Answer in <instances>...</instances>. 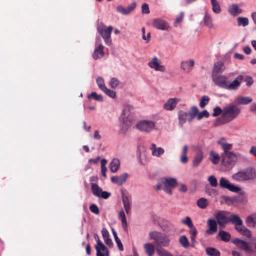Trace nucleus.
<instances>
[{"mask_svg": "<svg viewBox=\"0 0 256 256\" xmlns=\"http://www.w3.org/2000/svg\"><path fill=\"white\" fill-rule=\"evenodd\" d=\"M198 206L202 209H205L208 205V200L204 198H199L196 202Z\"/></svg>", "mask_w": 256, "mask_h": 256, "instance_id": "obj_37", "label": "nucleus"}, {"mask_svg": "<svg viewBox=\"0 0 256 256\" xmlns=\"http://www.w3.org/2000/svg\"><path fill=\"white\" fill-rule=\"evenodd\" d=\"M136 126L142 132H150L154 129L155 122L152 120H142L138 122Z\"/></svg>", "mask_w": 256, "mask_h": 256, "instance_id": "obj_7", "label": "nucleus"}, {"mask_svg": "<svg viewBox=\"0 0 256 256\" xmlns=\"http://www.w3.org/2000/svg\"><path fill=\"white\" fill-rule=\"evenodd\" d=\"M210 116L208 112L206 110H204L198 114L197 119L198 120H201L203 117L208 118Z\"/></svg>", "mask_w": 256, "mask_h": 256, "instance_id": "obj_58", "label": "nucleus"}, {"mask_svg": "<svg viewBox=\"0 0 256 256\" xmlns=\"http://www.w3.org/2000/svg\"><path fill=\"white\" fill-rule=\"evenodd\" d=\"M220 187L228 190L232 192H238L240 188L238 186L230 182L224 177H222L220 180Z\"/></svg>", "mask_w": 256, "mask_h": 256, "instance_id": "obj_12", "label": "nucleus"}, {"mask_svg": "<svg viewBox=\"0 0 256 256\" xmlns=\"http://www.w3.org/2000/svg\"><path fill=\"white\" fill-rule=\"evenodd\" d=\"M162 184L172 188H176L177 186V181L174 178H165L162 181Z\"/></svg>", "mask_w": 256, "mask_h": 256, "instance_id": "obj_29", "label": "nucleus"}, {"mask_svg": "<svg viewBox=\"0 0 256 256\" xmlns=\"http://www.w3.org/2000/svg\"><path fill=\"white\" fill-rule=\"evenodd\" d=\"M208 228L206 230V233L208 234H213L218 230L217 223L214 219H209L208 220Z\"/></svg>", "mask_w": 256, "mask_h": 256, "instance_id": "obj_20", "label": "nucleus"}, {"mask_svg": "<svg viewBox=\"0 0 256 256\" xmlns=\"http://www.w3.org/2000/svg\"><path fill=\"white\" fill-rule=\"evenodd\" d=\"M222 112V110L220 106H216L214 108V113L212 116L214 117H216L219 116Z\"/></svg>", "mask_w": 256, "mask_h": 256, "instance_id": "obj_62", "label": "nucleus"}, {"mask_svg": "<svg viewBox=\"0 0 256 256\" xmlns=\"http://www.w3.org/2000/svg\"><path fill=\"white\" fill-rule=\"evenodd\" d=\"M253 216H249L246 219V223L248 226H254L256 224V217H254Z\"/></svg>", "mask_w": 256, "mask_h": 256, "instance_id": "obj_48", "label": "nucleus"}, {"mask_svg": "<svg viewBox=\"0 0 256 256\" xmlns=\"http://www.w3.org/2000/svg\"><path fill=\"white\" fill-rule=\"evenodd\" d=\"M218 235L220 237L221 240L225 242H228L230 239V234L225 231L220 230Z\"/></svg>", "mask_w": 256, "mask_h": 256, "instance_id": "obj_43", "label": "nucleus"}, {"mask_svg": "<svg viewBox=\"0 0 256 256\" xmlns=\"http://www.w3.org/2000/svg\"><path fill=\"white\" fill-rule=\"evenodd\" d=\"M150 149L152 150V155L158 157L160 156L164 152V149L162 148L159 147L157 148L155 144H151Z\"/></svg>", "mask_w": 256, "mask_h": 256, "instance_id": "obj_26", "label": "nucleus"}, {"mask_svg": "<svg viewBox=\"0 0 256 256\" xmlns=\"http://www.w3.org/2000/svg\"><path fill=\"white\" fill-rule=\"evenodd\" d=\"M228 12L232 16H236L240 14L242 10L236 4H232L228 6Z\"/></svg>", "mask_w": 256, "mask_h": 256, "instance_id": "obj_24", "label": "nucleus"}, {"mask_svg": "<svg viewBox=\"0 0 256 256\" xmlns=\"http://www.w3.org/2000/svg\"><path fill=\"white\" fill-rule=\"evenodd\" d=\"M142 39L144 40H146V42H148L149 40H150V32H148V34H147V36H146V35H145V28H142Z\"/></svg>", "mask_w": 256, "mask_h": 256, "instance_id": "obj_61", "label": "nucleus"}, {"mask_svg": "<svg viewBox=\"0 0 256 256\" xmlns=\"http://www.w3.org/2000/svg\"><path fill=\"white\" fill-rule=\"evenodd\" d=\"M202 159L203 152L202 150H200L197 152L194 158L192 165V167L196 168L202 162Z\"/></svg>", "mask_w": 256, "mask_h": 256, "instance_id": "obj_22", "label": "nucleus"}, {"mask_svg": "<svg viewBox=\"0 0 256 256\" xmlns=\"http://www.w3.org/2000/svg\"><path fill=\"white\" fill-rule=\"evenodd\" d=\"M252 101V99L248 96H239L236 99V102L238 104H248Z\"/></svg>", "mask_w": 256, "mask_h": 256, "instance_id": "obj_38", "label": "nucleus"}, {"mask_svg": "<svg viewBox=\"0 0 256 256\" xmlns=\"http://www.w3.org/2000/svg\"><path fill=\"white\" fill-rule=\"evenodd\" d=\"M224 66V64L222 62H218L214 63L212 76L219 74L220 73L222 72L223 70H222V68Z\"/></svg>", "mask_w": 256, "mask_h": 256, "instance_id": "obj_27", "label": "nucleus"}, {"mask_svg": "<svg viewBox=\"0 0 256 256\" xmlns=\"http://www.w3.org/2000/svg\"><path fill=\"white\" fill-rule=\"evenodd\" d=\"M232 178L237 182H245L256 178V170L252 168L242 170L232 176Z\"/></svg>", "mask_w": 256, "mask_h": 256, "instance_id": "obj_2", "label": "nucleus"}, {"mask_svg": "<svg viewBox=\"0 0 256 256\" xmlns=\"http://www.w3.org/2000/svg\"><path fill=\"white\" fill-rule=\"evenodd\" d=\"M228 214L229 212L226 211H218L216 214V218L220 227L224 228L226 224L229 222L230 218L226 216Z\"/></svg>", "mask_w": 256, "mask_h": 256, "instance_id": "obj_11", "label": "nucleus"}, {"mask_svg": "<svg viewBox=\"0 0 256 256\" xmlns=\"http://www.w3.org/2000/svg\"><path fill=\"white\" fill-rule=\"evenodd\" d=\"M188 150V146L184 145L183 148L182 156L180 157V161L182 164H186L188 162L187 152Z\"/></svg>", "mask_w": 256, "mask_h": 256, "instance_id": "obj_44", "label": "nucleus"}, {"mask_svg": "<svg viewBox=\"0 0 256 256\" xmlns=\"http://www.w3.org/2000/svg\"><path fill=\"white\" fill-rule=\"evenodd\" d=\"M229 222H231L232 224H234L236 230V228H239L242 226V220L236 214L232 215L230 217Z\"/></svg>", "mask_w": 256, "mask_h": 256, "instance_id": "obj_25", "label": "nucleus"}, {"mask_svg": "<svg viewBox=\"0 0 256 256\" xmlns=\"http://www.w3.org/2000/svg\"><path fill=\"white\" fill-rule=\"evenodd\" d=\"M106 163L107 160H106V159H102L100 161L102 174L104 177L106 176V172L107 170V168L106 166Z\"/></svg>", "mask_w": 256, "mask_h": 256, "instance_id": "obj_49", "label": "nucleus"}, {"mask_svg": "<svg viewBox=\"0 0 256 256\" xmlns=\"http://www.w3.org/2000/svg\"><path fill=\"white\" fill-rule=\"evenodd\" d=\"M210 98L207 96H204L202 97L200 102V106L202 108H204L206 104H208Z\"/></svg>", "mask_w": 256, "mask_h": 256, "instance_id": "obj_50", "label": "nucleus"}, {"mask_svg": "<svg viewBox=\"0 0 256 256\" xmlns=\"http://www.w3.org/2000/svg\"><path fill=\"white\" fill-rule=\"evenodd\" d=\"M92 97L93 98L94 100L99 101V102H102L103 101V98L102 95H98V94L96 92H92L90 94V95L88 96V98H90Z\"/></svg>", "mask_w": 256, "mask_h": 256, "instance_id": "obj_54", "label": "nucleus"}, {"mask_svg": "<svg viewBox=\"0 0 256 256\" xmlns=\"http://www.w3.org/2000/svg\"><path fill=\"white\" fill-rule=\"evenodd\" d=\"M206 253L208 256H220V253L218 250L214 248L209 247L206 249Z\"/></svg>", "mask_w": 256, "mask_h": 256, "instance_id": "obj_41", "label": "nucleus"}, {"mask_svg": "<svg viewBox=\"0 0 256 256\" xmlns=\"http://www.w3.org/2000/svg\"><path fill=\"white\" fill-rule=\"evenodd\" d=\"M103 92L108 96H110L111 98H114L116 96V93L113 90H111L110 89H108L107 88H106Z\"/></svg>", "mask_w": 256, "mask_h": 256, "instance_id": "obj_57", "label": "nucleus"}, {"mask_svg": "<svg viewBox=\"0 0 256 256\" xmlns=\"http://www.w3.org/2000/svg\"><path fill=\"white\" fill-rule=\"evenodd\" d=\"M91 189L93 194L96 196L107 199L110 196V193L106 191H102V189L95 183L92 184Z\"/></svg>", "mask_w": 256, "mask_h": 256, "instance_id": "obj_10", "label": "nucleus"}, {"mask_svg": "<svg viewBox=\"0 0 256 256\" xmlns=\"http://www.w3.org/2000/svg\"><path fill=\"white\" fill-rule=\"evenodd\" d=\"M152 24L154 28L162 30H168L169 28L168 23L160 18H154Z\"/></svg>", "mask_w": 256, "mask_h": 256, "instance_id": "obj_14", "label": "nucleus"}, {"mask_svg": "<svg viewBox=\"0 0 256 256\" xmlns=\"http://www.w3.org/2000/svg\"><path fill=\"white\" fill-rule=\"evenodd\" d=\"M212 10L216 14H220L221 12L220 5L217 0H210Z\"/></svg>", "mask_w": 256, "mask_h": 256, "instance_id": "obj_40", "label": "nucleus"}, {"mask_svg": "<svg viewBox=\"0 0 256 256\" xmlns=\"http://www.w3.org/2000/svg\"><path fill=\"white\" fill-rule=\"evenodd\" d=\"M208 180L212 186L216 187L218 186L217 180L214 176H210Z\"/></svg>", "mask_w": 256, "mask_h": 256, "instance_id": "obj_56", "label": "nucleus"}, {"mask_svg": "<svg viewBox=\"0 0 256 256\" xmlns=\"http://www.w3.org/2000/svg\"><path fill=\"white\" fill-rule=\"evenodd\" d=\"M104 46L100 44L96 48L92 54V58L94 60L102 58L104 56Z\"/></svg>", "mask_w": 256, "mask_h": 256, "instance_id": "obj_23", "label": "nucleus"}, {"mask_svg": "<svg viewBox=\"0 0 256 256\" xmlns=\"http://www.w3.org/2000/svg\"><path fill=\"white\" fill-rule=\"evenodd\" d=\"M240 112V110L236 105L230 104L226 106L223 108L222 116L216 120L214 124V126H218L234 120Z\"/></svg>", "mask_w": 256, "mask_h": 256, "instance_id": "obj_1", "label": "nucleus"}, {"mask_svg": "<svg viewBox=\"0 0 256 256\" xmlns=\"http://www.w3.org/2000/svg\"><path fill=\"white\" fill-rule=\"evenodd\" d=\"M236 230L240 234L248 238H250L252 236L251 232L244 226H242L239 228H236Z\"/></svg>", "mask_w": 256, "mask_h": 256, "instance_id": "obj_33", "label": "nucleus"}, {"mask_svg": "<svg viewBox=\"0 0 256 256\" xmlns=\"http://www.w3.org/2000/svg\"><path fill=\"white\" fill-rule=\"evenodd\" d=\"M244 81L246 82L248 86H250L254 82L253 78L250 76H246Z\"/></svg>", "mask_w": 256, "mask_h": 256, "instance_id": "obj_63", "label": "nucleus"}, {"mask_svg": "<svg viewBox=\"0 0 256 256\" xmlns=\"http://www.w3.org/2000/svg\"><path fill=\"white\" fill-rule=\"evenodd\" d=\"M210 160L213 164H216L220 162V156L218 153L212 150L210 152Z\"/></svg>", "mask_w": 256, "mask_h": 256, "instance_id": "obj_34", "label": "nucleus"}, {"mask_svg": "<svg viewBox=\"0 0 256 256\" xmlns=\"http://www.w3.org/2000/svg\"><path fill=\"white\" fill-rule=\"evenodd\" d=\"M212 79L216 86L226 89L228 82L227 76L222 74L214 75L212 76Z\"/></svg>", "mask_w": 256, "mask_h": 256, "instance_id": "obj_9", "label": "nucleus"}, {"mask_svg": "<svg viewBox=\"0 0 256 256\" xmlns=\"http://www.w3.org/2000/svg\"><path fill=\"white\" fill-rule=\"evenodd\" d=\"M112 234L114 236L116 242V244L118 245V250L120 251H122L124 250L123 245H122V243L120 239L118 238L116 232L114 230V228H112Z\"/></svg>", "mask_w": 256, "mask_h": 256, "instance_id": "obj_42", "label": "nucleus"}, {"mask_svg": "<svg viewBox=\"0 0 256 256\" xmlns=\"http://www.w3.org/2000/svg\"><path fill=\"white\" fill-rule=\"evenodd\" d=\"M194 65V60H188L182 62L180 64V68L184 72H188L191 71Z\"/></svg>", "mask_w": 256, "mask_h": 256, "instance_id": "obj_21", "label": "nucleus"}, {"mask_svg": "<svg viewBox=\"0 0 256 256\" xmlns=\"http://www.w3.org/2000/svg\"><path fill=\"white\" fill-rule=\"evenodd\" d=\"M217 143L222 146L224 150L222 154H227L231 152L229 150L232 149V144L227 143L226 142V139L224 138H221L217 142Z\"/></svg>", "mask_w": 256, "mask_h": 256, "instance_id": "obj_18", "label": "nucleus"}, {"mask_svg": "<svg viewBox=\"0 0 256 256\" xmlns=\"http://www.w3.org/2000/svg\"><path fill=\"white\" fill-rule=\"evenodd\" d=\"M222 164L225 168V170H229L235 165L237 160L236 154L234 152H230L227 154H222Z\"/></svg>", "mask_w": 256, "mask_h": 256, "instance_id": "obj_5", "label": "nucleus"}, {"mask_svg": "<svg viewBox=\"0 0 256 256\" xmlns=\"http://www.w3.org/2000/svg\"><path fill=\"white\" fill-rule=\"evenodd\" d=\"M237 22L238 26L244 27L248 26L249 24L248 19L247 18L238 17L237 18Z\"/></svg>", "mask_w": 256, "mask_h": 256, "instance_id": "obj_46", "label": "nucleus"}, {"mask_svg": "<svg viewBox=\"0 0 256 256\" xmlns=\"http://www.w3.org/2000/svg\"><path fill=\"white\" fill-rule=\"evenodd\" d=\"M179 242L185 248H188L190 246L187 237L184 235L180 237Z\"/></svg>", "mask_w": 256, "mask_h": 256, "instance_id": "obj_45", "label": "nucleus"}, {"mask_svg": "<svg viewBox=\"0 0 256 256\" xmlns=\"http://www.w3.org/2000/svg\"><path fill=\"white\" fill-rule=\"evenodd\" d=\"M96 83L98 88L103 91L106 87L105 86L104 79L101 77L96 78Z\"/></svg>", "mask_w": 256, "mask_h": 256, "instance_id": "obj_51", "label": "nucleus"}, {"mask_svg": "<svg viewBox=\"0 0 256 256\" xmlns=\"http://www.w3.org/2000/svg\"><path fill=\"white\" fill-rule=\"evenodd\" d=\"M120 162L118 158H114L110 164V168L112 172H116L119 169Z\"/></svg>", "mask_w": 256, "mask_h": 256, "instance_id": "obj_28", "label": "nucleus"}, {"mask_svg": "<svg viewBox=\"0 0 256 256\" xmlns=\"http://www.w3.org/2000/svg\"><path fill=\"white\" fill-rule=\"evenodd\" d=\"M145 252L148 256H152L154 252V246L150 243H146L144 245Z\"/></svg>", "mask_w": 256, "mask_h": 256, "instance_id": "obj_39", "label": "nucleus"}, {"mask_svg": "<svg viewBox=\"0 0 256 256\" xmlns=\"http://www.w3.org/2000/svg\"><path fill=\"white\" fill-rule=\"evenodd\" d=\"M136 2H132L130 5L125 8L122 5H118L116 8L117 11L124 15L130 14L136 8Z\"/></svg>", "mask_w": 256, "mask_h": 256, "instance_id": "obj_16", "label": "nucleus"}, {"mask_svg": "<svg viewBox=\"0 0 256 256\" xmlns=\"http://www.w3.org/2000/svg\"><path fill=\"white\" fill-rule=\"evenodd\" d=\"M182 222L186 225L189 228H190V230H193V228H196L192 224V221L191 218L189 216H186V218L183 219L182 220Z\"/></svg>", "mask_w": 256, "mask_h": 256, "instance_id": "obj_47", "label": "nucleus"}, {"mask_svg": "<svg viewBox=\"0 0 256 256\" xmlns=\"http://www.w3.org/2000/svg\"><path fill=\"white\" fill-rule=\"evenodd\" d=\"M96 236L98 238L97 244L95 246V248L97 251V250H98L100 252L102 251L105 252L106 251L108 252V249L107 248L104 244L99 239L98 236L97 234H94V238H96Z\"/></svg>", "mask_w": 256, "mask_h": 256, "instance_id": "obj_32", "label": "nucleus"}, {"mask_svg": "<svg viewBox=\"0 0 256 256\" xmlns=\"http://www.w3.org/2000/svg\"><path fill=\"white\" fill-rule=\"evenodd\" d=\"M102 234L104 239L109 238V233L106 228H103L102 230Z\"/></svg>", "mask_w": 256, "mask_h": 256, "instance_id": "obj_64", "label": "nucleus"}, {"mask_svg": "<svg viewBox=\"0 0 256 256\" xmlns=\"http://www.w3.org/2000/svg\"><path fill=\"white\" fill-rule=\"evenodd\" d=\"M113 27L111 26L106 27L104 26H99L98 31L104 39L105 43L110 45L111 44V39L110 38Z\"/></svg>", "mask_w": 256, "mask_h": 256, "instance_id": "obj_8", "label": "nucleus"}, {"mask_svg": "<svg viewBox=\"0 0 256 256\" xmlns=\"http://www.w3.org/2000/svg\"><path fill=\"white\" fill-rule=\"evenodd\" d=\"M122 200L126 214H129L130 211V200L128 197L124 194L122 196Z\"/></svg>", "mask_w": 256, "mask_h": 256, "instance_id": "obj_30", "label": "nucleus"}, {"mask_svg": "<svg viewBox=\"0 0 256 256\" xmlns=\"http://www.w3.org/2000/svg\"><path fill=\"white\" fill-rule=\"evenodd\" d=\"M132 108L128 105L124 107L122 114L120 116V120L122 121V130L124 133L131 126L132 121V120L131 116L130 110Z\"/></svg>", "mask_w": 256, "mask_h": 256, "instance_id": "obj_3", "label": "nucleus"}, {"mask_svg": "<svg viewBox=\"0 0 256 256\" xmlns=\"http://www.w3.org/2000/svg\"><path fill=\"white\" fill-rule=\"evenodd\" d=\"M232 242L238 248L246 252L250 256H254L255 255V250H256V242L252 243L254 248L248 246V244L244 240L238 238L232 239Z\"/></svg>", "mask_w": 256, "mask_h": 256, "instance_id": "obj_6", "label": "nucleus"}, {"mask_svg": "<svg viewBox=\"0 0 256 256\" xmlns=\"http://www.w3.org/2000/svg\"><path fill=\"white\" fill-rule=\"evenodd\" d=\"M243 76L242 75L238 76L235 79L230 83L228 82L226 90H236L240 86L242 81Z\"/></svg>", "mask_w": 256, "mask_h": 256, "instance_id": "obj_15", "label": "nucleus"}, {"mask_svg": "<svg viewBox=\"0 0 256 256\" xmlns=\"http://www.w3.org/2000/svg\"><path fill=\"white\" fill-rule=\"evenodd\" d=\"M128 177V174L127 173H124L120 176H115L111 177L110 180L112 183L121 186L126 182Z\"/></svg>", "mask_w": 256, "mask_h": 256, "instance_id": "obj_17", "label": "nucleus"}, {"mask_svg": "<svg viewBox=\"0 0 256 256\" xmlns=\"http://www.w3.org/2000/svg\"><path fill=\"white\" fill-rule=\"evenodd\" d=\"M156 252L160 256H170V254L162 248H156Z\"/></svg>", "mask_w": 256, "mask_h": 256, "instance_id": "obj_53", "label": "nucleus"}, {"mask_svg": "<svg viewBox=\"0 0 256 256\" xmlns=\"http://www.w3.org/2000/svg\"><path fill=\"white\" fill-rule=\"evenodd\" d=\"M90 210L91 212L96 214H98L100 213L98 208L95 204H92L91 206H90Z\"/></svg>", "mask_w": 256, "mask_h": 256, "instance_id": "obj_59", "label": "nucleus"}, {"mask_svg": "<svg viewBox=\"0 0 256 256\" xmlns=\"http://www.w3.org/2000/svg\"><path fill=\"white\" fill-rule=\"evenodd\" d=\"M142 12L144 14H148L150 12L148 5L147 4L145 3L142 5Z\"/></svg>", "mask_w": 256, "mask_h": 256, "instance_id": "obj_60", "label": "nucleus"}, {"mask_svg": "<svg viewBox=\"0 0 256 256\" xmlns=\"http://www.w3.org/2000/svg\"><path fill=\"white\" fill-rule=\"evenodd\" d=\"M119 84L120 81L118 78H112L110 79V85L112 88H115L118 86Z\"/></svg>", "mask_w": 256, "mask_h": 256, "instance_id": "obj_55", "label": "nucleus"}, {"mask_svg": "<svg viewBox=\"0 0 256 256\" xmlns=\"http://www.w3.org/2000/svg\"><path fill=\"white\" fill-rule=\"evenodd\" d=\"M198 232L196 228H193V230H189V234H190V240L192 242V246H194L193 244L196 242V236Z\"/></svg>", "mask_w": 256, "mask_h": 256, "instance_id": "obj_52", "label": "nucleus"}, {"mask_svg": "<svg viewBox=\"0 0 256 256\" xmlns=\"http://www.w3.org/2000/svg\"><path fill=\"white\" fill-rule=\"evenodd\" d=\"M188 116V113L183 110H180L178 112V122L180 126H182L183 124L186 122Z\"/></svg>", "mask_w": 256, "mask_h": 256, "instance_id": "obj_31", "label": "nucleus"}, {"mask_svg": "<svg viewBox=\"0 0 256 256\" xmlns=\"http://www.w3.org/2000/svg\"><path fill=\"white\" fill-rule=\"evenodd\" d=\"M150 238L153 240L154 244L157 246H168L170 240L165 234L153 231L149 233Z\"/></svg>", "mask_w": 256, "mask_h": 256, "instance_id": "obj_4", "label": "nucleus"}, {"mask_svg": "<svg viewBox=\"0 0 256 256\" xmlns=\"http://www.w3.org/2000/svg\"><path fill=\"white\" fill-rule=\"evenodd\" d=\"M178 101L177 98H169L164 104V108L166 110H172L176 107Z\"/></svg>", "mask_w": 256, "mask_h": 256, "instance_id": "obj_19", "label": "nucleus"}, {"mask_svg": "<svg viewBox=\"0 0 256 256\" xmlns=\"http://www.w3.org/2000/svg\"><path fill=\"white\" fill-rule=\"evenodd\" d=\"M204 22L205 26L208 27L209 28H212L214 24L210 16L208 13L205 12L204 17Z\"/></svg>", "mask_w": 256, "mask_h": 256, "instance_id": "obj_36", "label": "nucleus"}, {"mask_svg": "<svg viewBox=\"0 0 256 256\" xmlns=\"http://www.w3.org/2000/svg\"><path fill=\"white\" fill-rule=\"evenodd\" d=\"M198 109L196 106H192L190 110L188 113L190 118L188 119V122H191L196 116L198 115Z\"/></svg>", "mask_w": 256, "mask_h": 256, "instance_id": "obj_35", "label": "nucleus"}, {"mask_svg": "<svg viewBox=\"0 0 256 256\" xmlns=\"http://www.w3.org/2000/svg\"><path fill=\"white\" fill-rule=\"evenodd\" d=\"M148 66L156 71L164 72L166 70V67L160 64V61L156 56L152 58V60L148 63Z\"/></svg>", "mask_w": 256, "mask_h": 256, "instance_id": "obj_13", "label": "nucleus"}]
</instances>
